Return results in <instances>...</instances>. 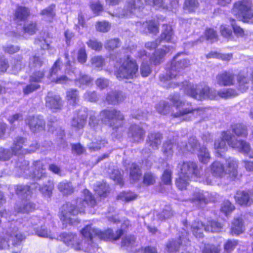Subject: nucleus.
Wrapping results in <instances>:
<instances>
[{
    "label": "nucleus",
    "instance_id": "bb28decb",
    "mask_svg": "<svg viewBox=\"0 0 253 253\" xmlns=\"http://www.w3.org/2000/svg\"><path fill=\"white\" fill-rule=\"evenodd\" d=\"M35 204L29 200L22 201L21 203L17 204L15 207V210L17 212L28 213L35 209Z\"/></svg>",
    "mask_w": 253,
    "mask_h": 253
},
{
    "label": "nucleus",
    "instance_id": "b1692460",
    "mask_svg": "<svg viewBox=\"0 0 253 253\" xmlns=\"http://www.w3.org/2000/svg\"><path fill=\"white\" fill-rule=\"evenodd\" d=\"M47 62L45 57L42 54H36L29 59V67L30 69H36L42 67Z\"/></svg>",
    "mask_w": 253,
    "mask_h": 253
},
{
    "label": "nucleus",
    "instance_id": "4d7b16f0",
    "mask_svg": "<svg viewBox=\"0 0 253 253\" xmlns=\"http://www.w3.org/2000/svg\"><path fill=\"white\" fill-rule=\"evenodd\" d=\"M199 146V144L195 137H190L188 143L186 144L185 148L187 151L194 153Z\"/></svg>",
    "mask_w": 253,
    "mask_h": 253
},
{
    "label": "nucleus",
    "instance_id": "f257e3e1",
    "mask_svg": "<svg viewBox=\"0 0 253 253\" xmlns=\"http://www.w3.org/2000/svg\"><path fill=\"white\" fill-rule=\"evenodd\" d=\"M83 237L79 239L72 233H63L59 236L60 240L76 251H83L89 253H95L97 246L94 243L93 238L97 237L103 240H117L123 235L122 229L116 231L115 234L111 229L102 231L90 225L85 226L81 231Z\"/></svg>",
    "mask_w": 253,
    "mask_h": 253
},
{
    "label": "nucleus",
    "instance_id": "6e6d98bb",
    "mask_svg": "<svg viewBox=\"0 0 253 253\" xmlns=\"http://www.w3.org/2000/svg\"><path fill=\"white\" fill-rule=\"evenodd\" d=\"M92 81V79L89 76L80 74L79 77L75 80V83L77 85L81 86V85L89 84Z\"/></svg>",
    "mask_w": 253,
    "mask_h": 253
},
{
    "label": "nucleus",
    "instance_id": "72a5a7b5",
    "mask_svg": "<svg viewBox=\"0 0 253 253\" xmlns=\"http://www.w3.org/2000/svg\"><path fill=\"white\" fill-rule=\"evenodd\" d=\"M29 15L30 11L27 8L19 6L15 11L14 20L16 22L25 21Z\"/></svg>",
    "mask_w": 253,
    "mask_h": 253
},
{
    "label": "nucleus",
    "instance_id": "4c0bfd02",
    "mask_svg": "<svg viewBox=\"0 0 253 253\" xmlns=\"http://www.w3.org/2000/svg\"><path fill=\"white\" fill-rule=\"evenodd\" d=\"M245 226L243 220L241 217L235 218L232 222L231 227V233L235 235H239L244 232Z\"/></svg>",
    "mask_w": 253,
    "mask_h": 253
},
{
    "label": "nucleus",
    "instance_id": "39448f33",
    "mask_svg": "<svg viewBox=\"0 0 253 253\" xmlns=\"http://www.w3.org/2000/svg\"><path fill=\"white\" fill-rule=\"evenodd\" d=\"M252 7V2L249 0L238 1L234 4L232 12L239 19L253 23V11Z\"/></svg>",
    "mask_w": 253,
    "mask_h": 253
},
{
    "label": "nucleus",
    "instance_id": "2eb2a0df",
    "mask_svg": "<svg viewBox=\"0 0 253 253\" xmlns=\"http://www.w3.org/2000/svg\"><path fill=\"white\" fill-rule=\"evenodd\" d=\"M190 201L191 202L201 207L203 205L212 201V199L210 197L208 192L198 190L193 193Z\"/></svg>",
    "mask_w": 253,
    "mask_h": 253
},
{
    "label": "nucleus",
    "instance_id": "4468645a",
    "mask_svg": "<svg viewBox=\"0 0 253 253\" xmlns=\"http://www.w3.org/2000/svg\"><path fill=\"white\" fill-rule=\"evenodd\" d=\"M204 112V109L200 108H193L191 106L179 110L178 112L173 114L174 117H181L182 119L185 121H189L191 119V116L188 115H201Z\"/></svg>",
    "mask_w": 253,
    "mask_h": 253
},
{
    "label": "nucleus",
    "instance_id": "680f3d73",
    "mask_svg": "<svg viewBox=\"0 0 253 253\" xmlns=\"http://www.w3.org/2000/svg\"><path fill=\"white\" fill-rule=\"evenodd\" d=\"M29 163L25 160H19L16 163V168L17 170H20V174H23L26 171L29 169Z\"/></svg>",
    "mask_w": 253,
    "mask_h": 253
},
{
    "label": "nucleus",
    "instance_id": "e433bc0d",
    "mask_svg": "<svg viewBox=\"0 0 253 253\" xmlns=\"http://www.w3.org/2000/svg\"><path fill=\"white\" fill-rule=\"evenodd\" d=\"M58 190L64 195H69L74 192V187L72 183L67 181L60 182L57 186Z\"/></svg>",
    "mask_w": 253,
    "mask_h": 253
},
{
    "label": "nucleus",
    "instance_id": "412c9836",
    "mask_svg": "<svg viewBox=\"0 0 253 253\" xmlns=\"http://www.w3.org/2000/svg\"><path fill=\"white\" fill-rule=\"evenodd\" d=\"M150 0H130L128 1L125 7V11H127L123 13V16H126L128 13H134L138 9L142 8L145 4L147 3L149 4Z\"/></svg>",
    "mask_w": 253,
    "mask_h": 253
},
{
    "label": "nucleus",
    "instance_id": "0eeeda50",
    "mask_svg": "<svg viewBox=\"0 0 253 253\" xmlns=\"http://www.w3.org/2000/svg\"><path fill=\"white\" fill-rule=\"evenodd\" d=\"M138 65L136 61L128 57L116 73L119 79H132L138 75Z\"/></svg>",
    "mask_w": 253,
    "mask_h": 253
},
{
    "label": "nucleus",
    "instance_id": "0e129e2a",
    "mask_svg": "<svg viewBox=\"0 0 253 253\" xmlns=\"http://www.w3.org/2000/svg\"><path fill=\"white\" fill-rule=\"evenodd\" d=\"M95 190L99 196L106 197L109 193V187L106 183H102L98 185Z\"/></svg>",
    "mask_w": 253,
    "mask_h": 253
},
{
    "label": "nucleus",
    "instance_id": "cd10ccee",
    "mask_svg": "<svg viewBox=\"0 0 253 253\" xmlns=\"http://www.w3.org/2000/svg\"><path fill=\"white\" fill-rule=\"evenodd\" d=\"M231 134L229 132H224L222 134V138L218 139L215 141L214 142V149L216 153L219 156H222V153H224L227 150V147L226 144L227 140L225 139V136L226 134Z\"/></svg>",
    "mask_w": 253,
    "mask_h": 253
},
{
    "label": "nucleus",
    "instance_id": "ea45409f",
    "mask_svg": "<svg viewBox=\"0 0 253 253\" xmlns=\"http://www.w3.org/2000/svg\"><path fill=\"white\" fill-rule=\"evenodd\" d=\"M55 5L51 4L48 7L43 9L40 13L44 20L51 22L55 16Z\"/></svg>",
    "mask_w": 253,
    "mask_h": 253
},
{
    "label": "nucleus",
    "instance_id": "6e6552de",
    "mask_svg": "<svg viewBox=\"0 0 253 253\" xmlns=\"http://www.w3.org/2000/svg\"><path fill=\"white\" fill-rule=\"evenodd\" d=\"M101 120L109 121V126L113 129H118L123 125L124 115L120 111L115 109H104L100 112Z\"/></svg>",
    "mask_w": 253,
    "mask_h": 253
},
{
    "label": "nucleus",
    "instance_id": "a211bd4d",
    "mask_svg": "<svg viewBox=\"0 0 253 253\" xmlns=\"http://www.w3.org/2000/svg\"><path fill=\"white\" fill-rule=\"evenodd\" d=\"M45 100L46 106L53 111L59 110L62 107V101L59 95L49 92Z\"/></svg>",
    "mask_w": 253,
    "mask_h": 253
},
{
    "label": "nucleus",
    "instance_id": "13d9d810",
    "mask_svg": "<svg viewBox=\"0 0 253 253\" xmlns=\"http://www.w3.org/2000/svg\"><path fill=\"white\" fill-rule=\"evenodd\" d=\"M45 72L43 70H40L34 72L29 78L30 83L38 84L41 82L44 78Z\"/></svg>",
    "mask_w": 253,
    "mask_h": 253
},
{
    "label": "nucleus",
    "instance_id": "c756f323",
    "mask_svg": "<svg viewBox=\"0 0 253 253\" xmlns=\"http://www.w3.org/2000/svg\"><path fill=\"white\" fill-rule=\"evenodd\" d=\"M173 215L172 209L169 206H166L162 211L154 212V216L158 220H165L171 217Z\"/></svg>",
    "mask_w": 253,
    "mask_h": 253
},
{
    "label": "nucleus",
    "instance_id": "473e14b6",
    "mask_svg": "<svg viewBox=\"0 0 253 253\" xmlns=\"http://www.w3.org/2000/svg\"><path fill=\"white\" fill-rule=\"evenodd\" d=\"M226 166L225 169L226 173H228L233 177H236L237 175L238 164L237 162L231 158L226 160Z\"/></svg>",
    "mask_w": 253,
    "mask_h": 253
},
{
    "label": "nucleus",
    "instance_id": "1a4fd4ad",
    "mask_svg": "<svg viewBox=\"0 0 253 253\" xmlns=\"http://www.w3.org/2000/svg\"><path fill=\"white\" fill-rule=\"evenodd\" d=\"M26 124L34 133L44 130L45 122L41 116H29L25 120Z\"/></svg>",
    "mask_w": 253,
    "mask_h": 253
},
{
    "label": "nucleus",
    "instance_id": "aec40b11",
    "mask_svg": "<svg viewBox=\"0 0 253 253\" xmlns=\"http://www.w3.org/2000/svg\"><path fill=\"white\" fill-rule=\"evenodd\" d=\"M145 134V130L138 125H132L129 128L128 136L133 142H140L143 139Z\"/></svg>",
    "mask_w": 253,
    "mask_h": 253
},
{
    "label": "nucleus",
    "instance_id": "09e8293b",
    "mask_svg": "<svg viewBox=\"0 0 253 253\" xmlns=\"http://www.w3.org/2000/svg\"><path fill=\"white\" fill-rule=\"evenodd\" d=\"M66 98L68 101L75 104L79 101V91L77 89L70 88L66 92Z\"/></svg>",
    "mask_w": 253,
    "mask_h": 253
},
{
    "label": "nucleus",
    "instance_id": "37998d69",
    "mask_svg": "<svg viewBox=\"0 0 253 253\" xmlns=\"http://www.w3.org/2000/svg\"><path fill=\"white\" fill-rule=\"evenodd\" d=\"M25 66V62L23 60L22 55H18L13 59L12 64V71L14 74L18 73Z\"/></svg>",
    "mask_w": 253,
    "mask_h": 253
},
{
    "label": "nucleus",
    "instance_id": "20e7f679",
    "mask_svg": "<svg viewBox=\"0 0 253 253\" xmlns=\"http://www.w3.org/2000/svg\"><path fill=\"white\" fill-rule=\"evenodd\" d=\"M84 206L81 207L76 201L67 202L63 205L60 209L59 217L64 223L72 224L73 223L72 216H75L79 213L84 212Z\"/></svg>",
    "mask_w": 253,
    "mask_h": 253
},
{
    "label": "nucleus",
    "instance_id": "7ed1b4c3",
    "mask_svg": "<svg viewBox=\"0 0 253 253\" xmlns=\"http://www.w3.org/2000/svg\"><path fill=\"white\" fill-rule=\"evenodd\" d=\"M5 231L6 237H0V250L8 249L12 253H19L22 250V242L25 235L19 230L18 227L8 222Z\"/></svg>",
    "mask_w": 253,
    "mask_h": 253
},
{
    "label": "nucleus",
    "instance_id": "49530a36",
    "mask_svg": "<svg viewBox=\"0 0 253 253\" xmlns=\"http://www.w3.org/2000/svg\"><path fill=\"white\" fill-rule=\"evenodd\" d=\"M190 177L179 172V177L176 180L177 187L181 190L185 189L189 184Z\"/></svg>",
    "mask_w": 253,
    "mask_h": 253
},
{
    "label": "nucleus",
    "instance_id": "6ab92c4d",
    "mask_svg": "<svg viewBox=\"0 0 253 253\" xmlns=\"http://www.w3.org/2000/svg\"><path fill=\"white\" fill-rule=\"evenodd\" d=\"M33 166L34 167V170L32 173V177L35 180H41L47 177L45 166L42 161H34Z\"/></svg>",
    "mask_w": 253,
    "mask_h": 253
},
{
    "label": "nucleus",
    "instance_id": "5fc2aeb1",
    "mask_svg": "<svg viewBox=\"0 0 253 253\" xmlns=\"http://www.w3.org/2000/svg\"><path fill=\"white\" fill-rule=\"evenodd\" d=\"M136 198L137 195L131 192H123L120 193L117 196L118 200L127 202L135 200Z\"/></svg>",
    "mask_w": 253,
    "mask_h": 253
},
{
    "label": "nucleus",
    "instance_id": "4be33fe9",
    "mask_svg": "<svg viewBox=\"0 0 253 253\" xmlns=\"http://www.w3.org/2000/svg\"><path fill=\"white\" fill-rule=\"evenodd\" d=\"M253 192L251 191H239L234 196L237 203L242 206L250 205L253 202Z\"/></svg>",
    "mask_w": 253,
    "mask_h": 253
},
{
    "label": "nucleus",
    "instance_id": "423d86ee",
    "mask_svg": "<svg viewBox=\"0 0 253 253\" xmlns=\"http://www.w3.org/2000/svg\"><path fill=\"white\" fill-rule=\"evenodd\" d=\"M178 56L177 55L174 56L171 63L167 65L166 76H161L160 77L162 81L166 82L168 80V79H172L176 78L178 73L189 66L190 61L189 60L187 59L178 60Z\"/></svg>",
    "mask_w": 253,
    "mask_h": 253
},
{
    "label": "nucleus",
    "instance_id": "f3484780",
    "mask_svg": "<svg viewBox=\"0 0 253 253\" xmlns=\"http://www.w3.org/2000/svg\"><path fill=\"white\" fill-rule=\"evenodd\" d=\"M216 81L220 86H230L234 84L235 75L231 72L223 71L217 75Z\"/></svg>",
    "mask_w": 253,
    "mask_h": 253
},
{
    "label": "nucleus",
    "instance_id": "a18cd8bd",
    "mask_svg": "<svg viewBox=\"0 0 253 253\" xmlns=\"http://www.w3.org/2000/svg\"><path fill=\"white\" fill-rule=\"evenodd\" d=\"M232 131L235 134L240 137H246L248 134L247 127L241 124H237L232 126Z\"/></svg>",
    "mask_w": 253,
    "mask_h": 253
},
{
    "label": "nucleus",
    "instance_id": "c03bdc74",
    "mask_svg": "<svg viewBox=\"0 0 253 253\" xmlns=\"http://www.w3.org/2000/svg\"><path fill=\"white\" fill-rule=\"evenodd\" d=\"M205 225L201 222L195 221L192 225L191 228L194 235L197 238H202L203 237V231L205 230Z\"/></svg>",
    "mask_w": 253,
    "mask_h": 253
},
{
    "label": "nucleus",
    "instance_id": "bf43d9fd",
    "mask_svg": "<svg viewBox=\"0 0 253 253\" xmlns=\"http://www.w3.org/2000/svg\"><path fill=\"white\" fill-rule=\"evenodd\" d=\"M49 185H45L40 188L41 193L45 197L50 198L52 193V190L54 188V185L52 182L48 181Z\"/></svg>",
    "mask_w": 253,
    "mask_h": 253
},
{
    "label": "nucleus",
    "instance_id": "393cba45",
    "mask_svg": "<svg viewBox=\"0 0 253 253\" xmlns=\"http://www.w3.org/2000/svg\"><path fill=\"white\" fill-rule=\"evenodd\" d=\"M82 111L84 113L79 114L77 118H73L71 122V126L76 130H78L83 128L86 123V120L87 116V109L84 108Z\"/></svg>",
    "mask_w": 253,
    "mask_h": 253
},
{
    "label": "nucleus",
    "instance_id": "3c124183",
    "mask_svg": "<svg viewBox=\"0 0 253 253\" xmlns=\"http://www.w3.org/2000/svg\"><path fill=\"white\" fill-rule=\"evenodd\" d=\"M169 99L177 109L184 106L185 103L180 99V95L178 93H176L170 94L169 97Z\"/></svg>",
    "mask_w": 253,
    "mask_h": 253
},
{
    "label": "nucleus",
    "instance_id": "f704fd0d",
    "mask_svg": "<svg viewBox=\"0 0 253 253\" xmlns=\"http://www.w3.org/2000/svg\"><path fill=\"white\" fill-rule=\"evenodd\" d=\"M169 47L166 45L163 46V48L158 49L155 52L152 58V62L154 65L160 64L162 61L163 59L166 54L170 51Z\"/></svg>",
    "mask_w": 253,
    "mask_h": 253
},
{
    "label": "nucleus",
    "instance_id": "052dcab7",
    "mask_svg": "<svg viewBox=\"0 0 253 253\" xmlns=\"http://www.w3.org/2000/svg\"><path fill=\"white\" fill-rule=\"evenodd\" d=\"M135 240L134 236L131 235L126 236L122 239L121 246L126 248L131 247L135 244Z\"/></svg>",
    "mask_w": 253,
    "mask_h": 253
},
{
    "label": "nucleus",
    "instance_id": "c9c22d12",
    "mask_svg": "<svg viewBox=\"0 0 253 253\" xmlns=\"http://www.w3.org/2000/svg\"><path fill=\"white\" fill-rule=\"evenodd\" d=\"M211 169V173L215 177H221L226 173L224 166L218 161L212 163Z\"/></svg>",
    "mask_w": 253,
    "mask_h": 253
},
{
    "label": "nucleus",
    "instance_id": "5701e85b",
    "mask_svg": "<svg viewBox=\"0 0 253 253\" xmlns=\"http://www.w3.org/2000/svg\"><path fill=\"white\" fill-rule=\"evenodd\" d=\"M126 99L125 94L120 91L112 90L109 92L106 97V102L112 105H117Z\"/></svg>",
    "mask_w": 253,
    "mask_h": 253
},
{
    "label": "nucleus",
    "instance_id": "58836bf2",
    "mask_svg": "<svg viewBox=\"0 0 253 253\" xmlns=\"http://www.w3.org/2000/svg\"><path fill=\"white\" fill-rule=\"evenodd\" d=\"M88 125L91 129L99 132L101 130V125L99 123V120L95 116V113L93 111L89 112Z\"/></svg>",
    "mask_w": 253,
    "mask_h": 253
},
{
    "label": "nucleus",
    "instance_id": "f03ea898",
    "mask_svg": "<svg viewBox=\"0 0 253 253\" xmlns=\"http://www.w3.org/2000/svg\"><path fill=\"white\" fill-rule=\"evenodd\" d=\"M181 89L184 93L198 100L205 99H215L218 96L228 98L237 95L236 91L232 89H227L217 91L205 84H193L186 81L181 83Z\"/></svg>",
    "mask_w": 253,
    "mask_h": 253
},
{
    "label": "nucleus",
    "instance_id": "a878e982",
    "mask_svg": "<svg viewBox=\"0 0 253 253\" xmlns=\"http://www.w3.org/2000/svg\"><path fill=\"white\" fill-rule=\"evenodd\" d=\"M162 138V135L159 132L150 133L148 135L147 144L151 147L152 150L158 149L161 143Z\"/></svg>",
    "mask_w": 253,
    "mask_h": 253
},
{
    "label": "nucleus",
    "instance_id": "a19ab883",
    "mask_svg": "<svg viewBox=\"0 0 253 253\" xmlns=\"http://www.w3.org/2000/svg\"><path fill=\"white\" fill-rule=\"evenodd\" d=\"M142 174L141 170L136 164H132L129 169L130 179L132 182L137 181Z\"/></svg>",
    "mask_w": 253,
    "mask_h": 253
},
{
    "label": "nucleus",
    "instance_id": "8fccbe9b",
    "mask_svg": "<svg viewBox=\"0 0 253 253\" xmlns=\"http://www.w3.org/2000/svg\"><path fill=\"white\" fill-rule=\"evenodd\" d=\"M198 7V0H185L183 9L188 12H192L195 11Z\"/></svg>",
    "mask_w": 253,
    "mask_h": 253
},
{
    "label": "nucleus",
    "instance_id": "dca6fc26",
    "mask_svg": "<svg viewBox=\"0 0 253 253\" xmlns=\"http://www.w3.org/2000/svg\"><path fill=\"white\" fill-rule=\"evenodd\" d=\"M178 240L179 241L172 240L169 241L167 246L168 252L170 253H176L178 251L181 245L184 246L188 245L189 241L187 237V232H185V233L182 235L179 236Z\"/></svg>",
    "mask_w": 253,
    "mask_h": 253
},
{
    "label": "nucleus",
    "instance_id": "69168bd1",
    "mask_svg": "<svg viewBox=\"0 0 253 253\" xmlns=\"http://www.w3.org/2000/svg\"><path fill=\"white\" fill-rule=\"evenodd\" d=\"M13 153L9 149L0 148V161H8L12 156Z\"/></svg>",
    "mask_w": 253,
    "mask_h": 253
},
{
    "label": "nucleus",
    "instance_id": "79ce46f5",
    "mask_svg": "<svg viewBox=\"0 0 253 253\" xmlns=\"http://www.w3.org/2000/svg\"><path fill=\"white\" fill-rule=\"evenodd\" d=\"M197 155L199 160L203 164L209 163L211 158L209 150L204 146L199 148Z\"/></svg>",
    "mask_w": 253,
    "mask_h": 253
},
{
    "label": "nucleus",
    "instance_id": "ddd939ff",
    "mask_svg": "<svg viewBox=\"0 0 253 253\" xmlns=\"http://www.w3.org/2000/svg\"><path fill=\"white\" fill-rule=\"evenodd\" d=\"M178 168L180 169V172L190 177L193 175L197 177L200 176V170L195 162H184L181 164H179Z\"/></svg>",
    "mask_w": 253,
    "mask_h": 253
},
{
    "label": "nucleus",
    "instance_id": "2f4dec72",
    "mask_svg": "<svg viewBox=\"0 0 253 253\" xmlns=\"http://www.w3.org/2000/svg\"><path fill=\"white\" fill-rule=\"evenodd\" d=\"M175 143L171 140L165 141L162 146V151L167 159H170L173 156Z\"/></svg>",
    "mask_w": 253,
    "mask_h": 253
},
{
    "label": "nucleus",
    "instance_id": "774afa93",
    "mask_svg": "<svg viewBox=\"0 0 253 253\" xmlns=\"http://www.w3.org/2000/svg\"><path fill=\"white\" fill-rule=\"evenodd\" d=\"M220 249L219 246L208 244L205 245L202 250V253H219Z\"/></svg>",
    "mask_w": 253,
    "mask_h": 253
},
{
    "label": "nucleus",
    "instance_id": "e2e57ef3",
    "mask_svg": "<svg viewBox=\"0 0 253 253\" xmlns=\"http://www.w3.org/2000/svg\"><path fill=\"white\" fill-rule=\"evenodd\" d=\"M107 143L105 139H97L96 142H92L89 145L88 148L91 152L95 151L100 149Z\"/></svg>",
    "mask_w": 253,
    "mask_h": 253
},
{
    "label": "nucleus",
    "instance_id": "9b49d317",
    "mask_svg": "<svg viewBox=\"0 0 253 253\" xmlns=\"http://www.w3.org/2000/svg\"><path fill=\"white\" fill-rule=\"evenodd\" d=\"M173 31L170 25H164L163 31L161 35L160 39H157L155 42H148L145 44V47L150 50L155 48L158 44L163 41L169 42L173 36Z\"/></svg>",
    "mask_w": 253,
    "mask_h": 253
},
{
    "label": "nucleus",
    "instance_id": "7c9ffc66",
    "mask_svg": "<svg viewBox=\"0 0 253 253\" xmlns=\"http://www.w3.org/2000/svg\"><path fill=\"white\" fill-rule=\"evenodd\" d=\"M84 195V199H77V203H79L81 207L83 205L85 207V205H88L89 206L93 207L96 205V202L95 198L92 195V194L88 190H84L83 192Z\"/></svg>",
    "mask_w": 253,
    "mask_h": 253
},
{
    "label": "nucleus",
    "instance_id": "f8f14e48",
    "mask_svg": "<svg viewBox=\"0 0 253 253\" xmlns=\"http://www.w3.org/2000/svg\"><path fill=\"white\" fill-rule=\"evenodd\" d=\"M237 81L238 83V88L241 92L246 91L251 86V82L253 90V71L249 75L248 74L239 73L237 76Z\"/></svg>",
    "mask_w": 253,
    "mask_h": 253
},
{
    "label": "nucleus",
    "instance_id": "9d476101",
    "mask_svg": "<svg viewBox=\"0 0 253 253\" xmlns=\"http://www.w3.org/2000/svg\"><path fill=\"white\" fill-rule=\"evenodd\" d=\"M227 143L230 147L237 148L240 151L248 153L251 150L250 145L247 141L243 140H237L236 137L232 134H227L225 136Z\"/></svg>",
    "mask_w": 253,
    "mask_h": 253
},
{
    "label": "nucleus",
    "instance_id": "c85d7f7f",
    "mask_svg": "<svg viewBox=\"0 0 253 253\" xmlns=\"http://www.w3.org/2000/svg\"><path fill=\"white\" fill-rule=\"evenodd\" d=\"M26 141V138L18 136L15 138L13 145L11 147V150L13 155H21L24 153L23 150V145Z\"/></svg>",
    "mask_w": 253,
    "mask_h": 253
},
{
    "label": "nucleus",
    "instance_id": "de8ad7c7",
    "mask_svg": "<svg viewBox=\"0 0 253 253\" xmlns=\"http://www.w3.org/2000/svg\"><path fill=\"white\" fill-rule=\"evenodd\" d=\"M16 194L21 198H27L31 191L28 185H17L15 189Z\"/></svg>",
    "mask_w": 253,
    "mask_h": 253
},
{
    "label": "nucleus",
    "instance_id": "864d4df0",
    "mask_svg": "<svg viewBox=\"0 0 253 253\" xmlns=\"http://www.w3.org/2000/svg\"><path fill=\"white\" fill-rule=\"evenodd\" d=\"M206 57L207 58H215L224 61H229L232 57V54L230 53L221 54L215 51H211L207 55Z\"/></svg>",
    "mask_w": 253,
    "mask_h": 253
},
{
    "label": "nucleus",
    "instance_id": "603ef678",
    "mask_svg": "<svg viewBox=\"0 0 253 253\" xmlns=\"http://www.w3.org/2000/svg\"><path fill=\"white\" fill-rule=\"evenodd\" d=\"M222 228L221 223L215 221H209L205 225V230L208 232H217Z\"/></svg>",
    "mask_w": 253,
    "mask_h": 253
},
{
    "label": "nucleus",
    "instance_id": "338daca9",
    "mask_svg": "<svg viewBox=\"0 0 253 253\" xmlns=\"http://www.w3.org/2000/svg\"><path fill=\"white\" fill-rule=\"evenodd\" d=\"M24 30L25 33L30 35H33L36 33L38 30L37 25L36 22H31L24 25Z\"/></svg>",
    "mask_w": 253,
    "mask_h": 253
}]
</instances>
